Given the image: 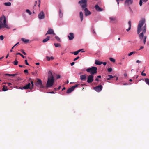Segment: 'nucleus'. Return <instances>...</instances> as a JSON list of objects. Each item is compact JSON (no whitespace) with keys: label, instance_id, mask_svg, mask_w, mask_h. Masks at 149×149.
Listing matches in <instances>:
<instances>
[{"label":"nucleus","instance_id":"obj_1","mask_svg":"<svg viewBox=\"0 0 149 149\" xmlns=\"http://www.w3.org/2000/svg\"><path fill=\"white\" fill-rule=\"evenodd\" d=\"M145 19L142 18L139 22L137 27V32L139 34L141 31L142 32L139 35V37L141 40L143 38L144 34L146 32V24H145Z\"/></svg>","mask_w":149,"mask_h":149},{"label":"nucleus","instance_id":"obj_2","mask_svg":"<svg viewBox=\"0 0 149 149\" xmlns=\"http://www.w3.org/2000/svg\"><path fill=\"white\" fill-rule=\"evenodd\" d=\"M54 81V79L52 72L49 71L48 73V80L46 86L48 88H50L53 85Z\"/></svg>","mask_w":149,"mask_h":149},{"label":"nucleus","instance_id":"obj_3","mask_svg":"<svg viewBox=\"0 0 149 149\" xmlns=\"http://www.w3.org/2000/svg\"><path fill=\"white\" fill-rule=\"evenodd\" d=\"M6 27L7 29H9L6 23L5 17H1L0 19V29Z\"/></svg>","mask_w":149,"mask_h":149},{"label":"nucleus","instance_id":"obj_4","mask_svg":"<svg viewBox=\"0 0 149 149\" xmlns=\"http://www.w3.org/2000/svg\"><path fill=\"white\" fill-rule=\"evenodd\" d=\"M97 68L96 67H92L90 68H88L86 69V71L91 74L93 75V74H96L97 73Z\"/></svg>","mask_w":149,"mask_h":149},{"label":"nucleus","instance_id":"obj_5","mask_svg":"<svg viewBox=\"0 0 149 149\" xmlns=\"http://www.w3.org/2000/svg\"><path fill=\"white\" fill-rule=\"evenodd\" d=\"M87 0H81L79 2V4H80L82 8L84 9L87 6Z\"/></svg>","mask_w":149,"mask_h":149},{"label":"nucleus","instance_id":"obj_6","mask_svg":"<svg viewBox=\"0 0 149 149\" xmlns=\"http://www.w3.org/2000/svg\"><path fill=\"white\" fill-rule=\"evenodd\" d=\"M35 85L40 88H42L43 87L42 84V81L39 79H38L37 82L35 83Z\"/></svg>","mask_w":149,"mask_h":149},{"label":"nucleus","instance_id":"obj_7","mask_svg":"<svg viewBox=\"0 0 149 149\" xmlns=\"http://www.w3.org/2000/svg\"><path fill=\"white\" fill-rule=\"evenodd\" d=\"M93 75L92 74L89 75L87 77V82L88 83H91L93 81Z\"/></svg>","mask_w":149,"mask_h":149},{"label":"nucleus","instance_id":"obj_8","mask_svg":"<svg viewBox=\"0 0 149 149\" xmlns=\"http://www.w3.org/2000/svg\"><path fill=\"white\" fill-rule=\"evenodd\" d=\"M93 89L97 92H99L102 89V86L101 85H99L97 86L94 87Z\"/></svg>","mask_w":149,"mask_h":149},{"label":"nucleus","instance_id":"obj_9","mask_svg":"<svg viewBox=\"0 0 149 149\" xmlns=\"http://www.w3.org/2000/svg\"><path fill=\"white\" fill-rule=\"evenodd\" d=\"M38 18L40 19H43L45 18V15L43 11H41L38 15Z\"/></svg>","mask_w":149,"mask_h":149},{"label":"nucleus","instance_id":"obj_10","mask_svg":"<svg viewBox=\"0 0 149 149\" xmlns=\"http://www.w3.org/2000/svg\"><path fill=\"white\" fill-rule=\"evenodd\" d=\"M54 34L55 35V34L54 33L53 30L51 28H49L48 29V30L47 31V33H46L45 35L46 36L47 34Z\"/></svg>","mask_w":149,"mask_h":149},{"label":"nucleus","instance_id":"obj_11","mask_svg":"<svg viewBox=\"0 0 149 149\" xmlns=\"http://www.w3.org/2000/svg\"><path fill=\"white\" fill-rule=\"evenodd\" d=\"M109 19L111 22L112 23L117 22V19L116 17H110Z\"/></svg>","mask_w":149,"mask_h":149},{"label":"nucleus","instance_id":"obj_12","mask_svg":"<svg viewBox=\"0 0 149 149\" xmlns=\"http://www.w3.org/2000/svg\"><path fill=\"white\" fill-rule=\"evenodd\" d=\"M68 38L70 40H73L74 38L73 33H70L69 34V35L68 36Z\"/></svg>","mask_w":149,"mask_h":149},{"label":"nucleus","instance_id":"obj_13","mask_svg":"<svg viewBox=\"0 0 149 149\" xmlns=\"http://www.w3.org/2000/svg\"><path fill=\"white\" fill-rule=\"evenodd\" d=\"M84 8V11L85 12V15L86 16L89 15L91 14V12L88 10L87 8Z\"/></svg>","mask_w":149,"mask_h":149},{"label":"nucleus","instance_id":"obj_14","mask_svg":"<svg viewBox=\"0 0 149 149\" xmlns=\"http://www.w3.org/2000/svg\"><path fill=\"white\" fill-rule=\"evenodd\" d=\"M30 86L31 84L30 83H29L27 85L23 87L22 88H23L24 89H30Z\"/></svg>","mask_w":149,"mask_h":149},{"label":"nucleus","instance_id":"obj_15","mask_svg":"<svg viewBox=\"0 0 149 149\" xmlns=\"http://www.w3.org/2000/svg\"><path fill=\"white\" fill-rule=\"evenodd\" d=\"M95 9L98 11H102V9L98 5H96L95 7Z\"/></svg>","mask_w":149,"mask_h":149},{"label":"nucleus","instance_id":"obj_16","mask_svg":"<svg viewBox=\"0 0 149 149\" xmlns=\"http://www.w3.org/2000/svg\"><path fill=\"white\" fill-rule=\"evenodd\" d=\"M86 75H82L80 76V79L82 81H85L86 80Z\"/></svg>","mask_w":149,"mask_h":149},{"label":"nucleus","instance_id":"obj_17","mask_svg":"<svg viewBox=\"0 0 149 149\" xmlns=\"http://www.w3.org/2000/svg\"><path fill=\"white\" fill-rule=\"evenodd\" d=\"M133 0H126L125 4H127L128 5L132 4L133 3Z\"/></svg>","mask_w":149,"mask_h":149},{"label":"nucleus","instance_id":"obj_18","mask_svg":"<svg viewBox=\"0 0 149 149\" xmlns=\"http://www.w3.org/2000/svg\"><path fill=\"white\" fill-rule=\"evenodd\" d=\"M21 40L23 41L24 43H27L29 41V40L26 39L24 38H22L21 39Z\"/></svg>","mask_w":149,"mask_h":149},{"label":"nucleus","instance_id":"obj_19","mask_svg":"<svg viewBox=\"0 0 149 149\" xmlns=\"http://www.w3.org/2000/svg\"><path fill=\"white\" fill-rule=\"evenodd\" d=\"M50 37L49 36H47L46 38L43 39L42 40V42L43 43H45L47 42L49 40Z\"/></svg>","mask_w":149,"mask_h":149},{"label":"nucleus","instance_id":"obj_20","mask_svg":"<svg viewBox=\"0 0 149 149\" xmlns=\"http://www.w3.org/2000/svg\"><path fill=\"white\" fill-rule=\"evenodd\" d=\"M79 17L81 19V21H82L83 19V14L81 11L79 13Z\"/></svg>","mask_w":149,"mask_h":149},{"label":"nucleus","instance_id":"obj_21","mask_svg":"<svg viewBox=\"0 0 149 149\" xmlns=\"http://www.w3.org/2000/svg\"><path fill=\"white\" fill-rule=\"evenodd\" d=\"M74 89L72 87H71L70 88L68 89L67 91V93H69L71 92H72L73 91Z\"/></svg>","mask_w":149,"mask_h":149},{"label":"nucleus","instance_id":"obj_22","mask_svg":"<svg viewBox=\"0 0 149 149\" xmlns=\"http://www.w3.org/2000/svg\"><path fill=\"white\" fill-rule=\"evenodd\" d=\"M95 63L97 65H100L102 64V62H101L98 60H95Z\"/></svg>","mask_w":149,"mask_h":149},{"label":"nucleus","instance_id":"obj_23","mask_svg":"<svg viewBox=\"0 0 149 149\" xmlns=\"http://www.w3.org/2000/svg\"><path fill=\"white\" fill-rule=\"evenodd\" d=\"M47 60L48 61H49L50 60H53L54 59V58L53 56H51L49 57L48 56H47L46 57Z\"/></svg>","mask_w":149,"mask_h":149},{"label":"nucleus","instance_id":"obj_24","mask_svg":"<svg viewBox=\"0 0 149 149\" xmlns=\"http://www.w3.org/2000/svg\"><path fill=\"white\" fill-rule=\"evenodd\" d=\"M81 50V49L77 51L74 52H72L71 53L72 54H74L75 55H77L79 53Z\"/></svg>","mask_w":149,"mask_h":149},{"label":"nucleus","instance_id":"obj_25","mask_svg":"<svg viewBox=\"0 0 149 149\" xmlns=\"http://www.w3.org/2000/svg\"><path fill=\"white\" fill-rule=\"evenodd\" d=\"M3 89H2V91H5L8 90V89L7 88V86H6L5 85H3Z\"/></svg>","mask_w":149,"mask_h":149},{"label":"nucleus","instance_id":"obj_26","mask_svg":"<svg viewBox=\"0 0 149 149\" xmlns=\"http://www.w3.org/2000/svg\"><path fill=\"white\" fill-rule=\"evenodd\" d=\"M18 73H16L15 74H5V75L6 76H15L16 75H18Z\"/></svg>","mask_w":149,"mask_h":149},{"label":"nucleus","instance_id":"obj_27","mask_svg":"<svg viewBox=\"0 0 149 149\" xmlns=\"http://www.w3.org/2000/svg\"><path fill=\"white\" fill-rule=\"evenodd\" d=\"M144 79L146 83L149 85V79L148 78H145Z\"/></svg>","mask_w":149,"mask_h":149},{"label":"nucleus","instance_id":"obj_28","mask_svg":"<svg viewBox=\"0 0 149 149\" xmlns=\"http://www.w3.org/2000/svg\"><path fill=\"white\" fill-rule=\"evenodd\" d=\"M54 45L56 47H61V44L59 43H54Z\"/></svg>","mask_w":149,"mask_h":149},{"label":"nucleus","instance_id":"obj_29","mask_svg":"<svg viewBox=\"0 0 149 149\" xmlns=\"http://www.w3.org/2000/svg\"><path fill=\"white\" fill-rule=\"evenodd\" d=\"M136 53V52L135 51H133V52H130V53H129L128 54V56H130L134 54H135Z\"/></svg>","mask_w":149,"mask_h":149},{"label":"nucleus","instance_id":"obj_30","mask_svg":"<svg viewBox=\"0 0 149 149\" xmlns=\"http://www.w3.org/2000/svg\"><path fill=\"white\" fill-rule=\"evenodd\" d=\"M4 5L6 6H10L11 5V3L10 2H6L5 3Z\"/></svg>","mask_w":149,"mask_h":149},{"label":"nucleus","instance_id":"obj_31","mask_svg":"<svg viewBox=\"0 0 149 149\" xmlns=\"http://www.w3.org/2000/svg\"><path fill=\"white\" fill-rule=\"evenodd\" d=\"M59 16L60 17H62L63 16V13H61L60 10H59Z\"/></svg>","mask_w":149,"mask_h":149},{"label":"nucleus","instance_id":"obj_32","mask_svg":"<svg viewBox=\"0 0 149 149\" xmlns=\"http://www.w3.org/2000/svg\"><path fill=\"white\" fill-rule=\"evenodd\" d=\"M18 61L15 59L14 62L13 64L15 65H17L18 63Z\"/></svg>","mask_w":149,"mask_h":149},{"label":"nucleus","instance_id":"obj_33","mask_svg":"<svg viewBox=\"0 0 149 149\" xmlns=\"http://www.w3.org/2000/svg\"><path fill=\"white\" fill-rule=\"evenodd\" d=\"M108 76L109 77V78H107V80H109L113 78L114 77L112 76L111 75H109Z\"/></svg>","mask_w":149,"mask_h":149},{"label":"nucleus","instance_id":"obj_34","mask_svg":"<svg viewBox=\"0 0 149 149\" xmlns=\"http://www.w3.org/2000/svg\"><path fill=\"white\" fill-rule=\"evenodd\" d=\"M55 38L58 42H61L60 38L58 36H55Z\"/></svg>","mask_w":149,"mask_h":149},{"label":"nucleus","instance_id":"obj_35","mask_svg":"<svg viewBox=\"0 0 149 149\" xmlns=\"http://www.w3.org/2000/svg\"><path fill=\"white\" fill-rule=\"evenodd\" d=\"M16 54L20 55V56H21L23 58H25L26 57L24 56L22 54L19 53H17Z\"/></svg>","mask_w":149,"mask_h":149},{"label":"nucleus","instance_id":"obj_36","mask_svg":"<svg viewBox=\"0 0 149 149\" xmlns=\"http://www.w3.org/2000/svg\"><path fill=\"white\" fill-rule=\"evenodd\" d=\"M26 12L28 13L30 15H31L32 14V13L29 9H26Z\"/></svg>","mask_w":149,"mask_h":149},{"label":"nucleus","instance_id":"obj_37","mask_svg":"<svg viewBox=\"0 0 149 149\" xmlns=\"http://www.w3.org/2000/svg\"><path fill=\"white\" fill-rule=\"evenodd\" d=\"M146 38H147L146 36H145L143 38V42L144 44H145V43L146 42Z\"/></svg>","mask_w":149,"mask_h":149},{"label":"nucleus","instance_id":"obj_38","mask_svg":"<svg viewBox=\"0 0 149 149\" xmlns=\"http://www.w3.org/2000/svg\"><path fill=\"white\" fill-rule=\"evenodd\" d=\"M109 60L111 61L112 62H114L115 61V59L112 58H109Z\"/></svg>","mask_w":149,"mask_h":149},{"label":"nucleus","instance_id":"obj_39","mask_svg":"<svg viewBox=\"0 0 149 149\" xmlns=\"http://www.w3.org/2000/svg\"><path fill=\"white\" fill-rule=\"evenodd\" d=\"M78 84H76L74 86H73L72 87L73 88L74 90L78 86Z\"/></svg>","mask_w":149,"mask_h":149},{"label":"nucleus","instance_id":"obj_40","mask_svg":"<svg viewBox=\"0 0 149 149\" xmlns=\"http://www.w3.org/2000/svg\"><path fill=\"white\" fill-rule=\"evenodd\" d=\"M144 70L143 71L141 72V74L143 76H145L146 75V74L145 73H144L143 72Z\"/></svg>","mask_w":149,"mask_h":149},{"label":"nucleus","instance_id":"obj_41","mask_svg":"<svg viewBox=\"0 0 149 149\" xmlns=\"http://www.w3.org/2000/svg\"><path fill=\"white\" fill-rule=\"evenodd\" d=\"M112 69L111 68H109L108 69V71L109 72H111L112 71Z\"/></svg>","mask_w":149,"mask_h":149},{"label":"nucleus","instance_id":"obj_42","mask_svg":"<svg viewBox=\"0 0 149 149\" xmlns=\"http://www.w3.org/2000/svg\"><path fill=\"white\" fill-rule=\"evenodd\" d=\"M4 39L3 36V35H1L0 36V39L1 40H3Z\"/></svg>","mask_w":149,"mask_h":149},{"label":"nucleus","instance_id":"obj_43","mask_svg":"<svg viewBox=\"0 0 149 149\" xmlns=\"http://www.w3.org/2000/svg\"><path fill=\"white\" fill-rule=\"evenodd\" d=\"M21 52L24 55H26V54L24 52L23 50H21Z\"/></svg>","mask_w":149,"mask_h":149},{"label":"nucleus","instance_id":"obj_44","mask_svg":"<svg viewBox=\"0 0 149 149\" xmlns=\"http://www.w3.org/2000/svg\"><path fill=\"white\" fill-rule=\"evenodd\" d=\"M37 71H36L35 72H32V74L33 75H35L36 74H37Z\"/></svg>","mask_w":149,"mask_h":149},{"label":"nucleus","instance_id":"obj_45","mask_svg":"<svg viewBox=\"0 0 149 149\" xmlns=\"http://www.w3.org/2000/svg\"><path fill=\"white\" fill-rule=\"evenodd\" d=\"M142 0H140L139 1V5L140 6H141L142 4Z\"/></svg>","mask_w":149,"mask_h":149},{"label":"nucleus","instance_id":"obj_46","mask_svg":"<svg viewBox=\"0 0 149 149\" xmlns=\"http://www.w3.org/2000/svg\"><path fill=\"white\" fill-rule=\"evenodd\" d=\"M25 64L28 65H29V63H28V62H27V60H25Z\"/></svg>","mask_w":149,"mask_h":149},{"label":"nucleus","instance_id":"obj_47","mask_svg":"<svg viewBox=\"0 0 149 149\" xmlns=\"http://www.w3.org/2000/svg\"><path fill=\"white\" fill-rule=\"evenodd\" d=\"M79 56H77V57L76 58H75L74 59V61H76L77 60H78V59H79Z\"/></svg>","mask_w":149,"mask_h":149},{"label":"nucleus","instance_id":"obj_48","mask_svg":"<svg viewBox=\"0 0 149 149\" xmlns=\"http://www.w3.org/2000/svg\"><path fill=\"white\" fill-rule=\"evenodd\" d=\"M128 24L129 25V26L131 27V22L130 21H129L128 22Z\"/></svg>","mask_w":149,"mask_h":149},{"label":"nucleus","instance_id":"obj_49","mask_svg":"<svg viewBox=\"0 0 149 149\" xmlns=\"http://www.w3.org/2000/svg\"><path fill=\"white\" fill-rule=\"evenodd\" d=\"M117 3V4H118V5L119 6V1H123V0H116Z\"/></svg>","mask_w":149,"mask_h":149},{"label":"nucleus","instance_id":"obj_50","mask_svg":"<svg viewBox=\"0 0 149 149\" xmlns=\"http://www.w3.org/2000/svg\"><path fill=\"white\" fill-rule=\"evenodd\" d=\"M24 72L25 73H28V70L27 69L25 70L24 71Z\"/></svg>","mask_w":149,"mask_h":149},{"label":"nucleus","instance_id":"obj_51","mask_svg":"<svg viewBox=\"0 0 149 149\" xmlns=\"http://www.w3.org/2000/svg\"><path fill=\"white\" fill-rule=\"evenodd\" d=\"M131 27L129 26V28L126 29V31L128 32L131 29Z\"/></svg>","mask_w":149,"mask_h":149},{"label":"nucleus","instance_id":"obj_52","mask_svg":"<svg viewBox=\"0 0 149 149\" xmlns=\"http://www.w3.org/2000/svg\"><path fill=\"white\" fill-rule=\"evenodd\" d=\"M19 67H22V68H24V67H25V66L24 65H19Z\"/></svg>","mask_w":149,"mask_h":149},{"label":"nucleus","instance_id":"obj_53","mask_svg":"<svg viewBox=\"0 0 149 149\" xmlns=\"http://www.w3.org/2000/svg\"><path fill=\"white\" fill-rule=\"evenodd\" d=\"M61 77L59 75H57V79H59Z\"/></svg>","mask_w":149,"mask_h":149},{"label":"nucleus","instance_id":"obj_54","mask_svg":"<svg viewBox=\"0 0 149 149\" xmlns=\"http://www.w3.org/2000/svg\"><path fill=\"white\" fill-rule=\"evenodd\" d=\"M47 93H55L54 91H53L50 92H48Z\"/></svg>","mask_w":149,"mask_h":149},{"label":"nucleus","instance_id":"obj_55","mask_svg":"<svg viewBox=\"0 0 149 149\" xmlns=\"http://www.w3.org/2000/svg\"><path fill=\"white\" fill-rule=\"evenodd\" d=\"M40 3V0H39V4L38 5V6L39 7Z\"/></svg>","mask_w":149,"mask_h":149},{"label":"nucleus","instance_id":"obj_56","mask_svg":"<svg viewBox=\"0 0 149 149\" xmlns=\"http://www.w3.org/2000/svg\"><path fill=\"white\" fill-rule=\"evenodd\" d=\"M74 63H75L74 62H72L71 63V65L72 66H73L74 64Z\"/></svg>","mask_w":149,"mask_h":149},{"label":"nucleus","instance_id":"obj_57","mask_svg":"<svg viewBox=\"0 0 149 149\" xmlns=\"http://www.w3.org/2000/svg\"><path fill=\"white\" fill-rule=\"evenodd\" d=\"M7 84L8 86H10L12 84H11L10 83H7Z\"/></svg>","mask_w":149,"mask_h":149},{"label":"nucleus","instance_id":"obj_58","mask_svg":"<svg viewBox=\"0 0 149 149\" xmlns=\"http://www.w3.org/2000/svg\"><path fill=\"white\" fill-rule=\"evenodd\" d=\"M102 64H103L104 65H106L107 63L106 62H102Z\"/></svg>","mask_w":149,"mask_h":149},{"label":"nucleus","instance_id":"obj_59","mask_svg":"<svg viewBox=\"0 0 149 149\" xmlns=\"http://www.w3.org/2000/svg\"><path fill=\"white\" fill-rule=\"evenodd\" d=\"M136 62L137 63H141V61L139 60H137Z\"/></svg>","mask_w":149,"mask_h":149},{"label":"nucleus","instance_id":"obj_60","mask_svg":"<svg viewBox=\"0 0 149 149\" xmlns=\"http://www.w3.org/2000/svg\"><path fill=\"white\" fill-rule=\"evenodd\" d=\"M37 2V1H36L35 2V4L34 6V7L36 6Z\"/></svg>","mask_w":149,"mask_h":149},{"label":"nucleus","instance_id":"obj_61","mask_svg":"<svg viewBox=\"0 0 149 149\" xmlns=\"http://www.w3.org/2000/svg\"><path fill=\"white\" fill-rule=\"evenodd\" d=\"M95 80L96 81H99V79L98 78H96L95 79Z\"/></svg>","mask_w":149,"mask_h":149},{"label":"nucleus","instance_id":"obj_62","mask_svg":"<svg viewBox=\"0 0 149 149\" xmlns=\"http://www.w3.org/2000/svg\"><path fill=\"white\" fill-rule=\"evenodd\" d=\"M61 88V86H59V87L57 88V90H59Z\"/></svg>","mask_w":149,"mask_h":149},{"label":"nucleus","instance_id":"obj_63","mask_svg":"<svg viewBox=\"0 0 149 149\" xmlns=\"http://www.w3.org/2000/svg\"><path fill=\"white\" fill-rule=\"evenodd\" d=\"M144 48V47L143 46H141V47L140 49H139V50L141 49H143Z\"/></svg>","mask_w":149,"mask_h":149},{"label":"nucleus","instance_id":"obj_64","mask_svg":"<svg viewBox=\"0 0 149 149\" xmlns=\"http://www.w3.org/2000/svg\"><path fill=\"white\" fill-rule=\"evenodd\" d=\"M101 77L100 75H99L97 76V78H100Z\"/></svg>","mask_w":149,"mask_h":149}]
</instances>
